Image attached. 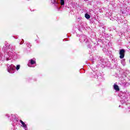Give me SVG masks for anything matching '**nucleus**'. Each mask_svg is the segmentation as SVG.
Returning a JSON list of instances; mask_svg holds the SVG:
<instances>
[{
    "mask_svg": "<svg viewBox=\"0 0 130 130\" xmlns=\"http://www.w3.org/2000/svg\"><path fill=\"white\" fill-rule=\"evenodd\" d=\"M121 103H122V104H123V103H124L125 102V101H120Z\"/></svg>",
    "mask_w": 130,
    "mask_h": 130,
    "instance_id": "nucleus-14",
    "label": "nucleus"
},
{
    "mask_svg": "<svg viewBox=\"0 0 130 130\" xmlns=\"http://www.w3.org/2000/svg\"><path fill=\"white\" fill-rule=\"evenodd\" d=\"M52 4H57V0H51Z\"/></svg>",
    "mask_w": 130,
    "mask_h": 130,
    "instance_id": "nucleus-10",
    "label": "nucleus"
},
{
    "mask_svg": "<svg viewBox=\"0 0 130 130\" xmlns=\"http://www.w3.org/2000/svg\"><path fill=\"white\" fill-rule=\"evenodd\" d=\"M26 45H27V46H28V47H29V46H30V44H28V43H27V44H26Z\"/></svg>",
    "mask_w": 130,
    "mask_h": 130,
    "instance_id": "nucleus-15",
    "label": "nucleus"
},
{
    "mask_svg": "<svg viewBox=\"0 0 130 130\" xmlns=\"http://www.w3.org/2000/svg\"><path fill=\"white\" fill-rule=\"evenodd\" d=\"M7 115V116H8V117H9V115Z\"/></svg>",
    "mask_w": 130,
    "mask_h": 130,
    "instance_id": "nucleus-16",
    "label": "nucleus"
},
{
    "mask_svg": "<svg viewBox=\"0 0 130 130\" xmlns=\"http://www.w3.org/2000/svg\"><path fill=\"white\" fill-rule=\"evenodd\" d=\"M23 43H24V40L21 39V41L20 43V44H23Z\"/></svg>",
    "mask_w": 130,
    "mask_h": 130,
    "instance_id": "nucleus-13",
    "label": "nucleus"
},
{
    "mask_svg": "<svg viewBox=\"0 0 130 130\" xmlns=\"http://www.w3.org/2000/svg\"><path fill=\"white\" fill-rule=\"evenodd\" d=\"M85 17L87 20H89V19H90V18H91V16H90V15L88 14V13H86L85 14Z\"/></svg>",
    "mask_w": 130,
    "mask_h": 130,
    "instance_id": "nucleus-8",
    "label": "nucleus"
},
{
    "mask_svg": "<svg viewBox=\"0 0 130 130\" xmlns=\"http://www.w3.org/2000/svg\"><path fill=\"white\" fill-rule=\"evenodd\" d=\"M125 51L124 49H121L119 50L120 58L122 59L124 57V53Z\"/></svg>",
    "mask_w": 130,
    "mask_h": 130,
    "instance_id": "nucleus-4",
    "label": "nucleus"
},
{
    "mask_svg": "<svg viewBox=\"0 0 130 130\" xmlns=\"http://www.w3.org/2000/svg\"><path fill=\"white\" fill-rule=\"evenodd\" d=\"M5 53V57H6V60H10L11 59L12 56L14 55V52L15 48L13 47V45L10 44H7L6 47L3 48Z\"/></svg>",
    "mask_w": 130,
    "mask_h": 130,
    "instance_id": "nucleus-1",
    "label": "nucleus"
},
{
    "mask_svg": "<svg viewBox=\"0 0 130 130\" xmlns=\"http://www.w3.org/2000/svg\"><path fill=\"white\" fill-rule=\"evenodd\" d=\"M16 69L17 71L20 70V65H17Z\"/></svg>",
    "mask_w": 130,
    "mask_h": 130,
    "instance_id": "nucleus-12",
    "label": "nucleus"
},
{
    "mask_svg": "<svg viewBox=\"0 0 130 130\" xmlns=\"http://www.w3.org/2000/svg\"><path fill=\"white\" fill-rule=\"evenodd\" d=\"M20 122H21V124H22L23 127H24L25 129H27V125H26V124L24 123L23 121H22V120H20Z\"/></svg>",
    "mask_w": 130,
    "mask_h": 130,
    "instance_id": "nucleus-6",
    "label": "nucleus"
},
{
    "mask_svg": "<svg viewBox=\"0 0 130 130\" xmlns=\"http://www.w3.org/2000/svg\"><path fill=\"white\" fill-rule=\"evenodd\" d=\"M29 63L28 64V67H29L30 68H32V66H30V64H35L36 63V60L35 58L31 59L29 60Z\"/></svg>",
    "mask_w": 130,
    "mask_h": 130,
    "instance_id": "nucleus-5",
    "label": "nucleus"
},
{
    "mask_svg": "<svg viewBox=\"0 0 130 130\" xmlns=\"http://www.w3.org/2000/svg\"><path fill=\"white\" fill-rule=\"evenodd\" d=\"M15 70H16V67L13 64L10 66L8 65L7 71L10 74H14V73H15Z\"/></svg>",
    "mask_w": 130,
    "mask_h": 130,
    "instance_id": "nucleus-2",
    "label": "nucleus"
},
{
    "mask_svg": "<svg viewBox=\"0 0 130 130\" xmlns=\"http://www.w3.org/2000/svg\"><path fill=\"white\" fill-rule=\"evenodd\" d=\"M114 89L116 91H119V88L118 87V85L116 84L114 85Z\"/></svg>",
    "mask_w": 130,
    "mask_h": 130,
    "instance_id": "nucleus-7",
    "label": "nucleus"
},
{
    "mask_svg": "<svg viewBox=\"0 0 130 130\" xmlns=\"http://www.w3.org/2000/svg\"><path fill=\"white\" fill-rule=\"evenodd\" d=\"M60 3L61 6H63L64 5V0H61Z\"/></svg>",
    "mask_w": 130,
    "mask_h": 130,
    "instance_id": "nucleus-11",
    "label": "nucleus"
},
{
    "mask_svg": "<svg viewBox=\"0 0 130 130\" xmlns=\"http://www.w3.org/2000/svg\"><path fill=\"white\" fill-rule=\"evenodd\" d=\"M125 59H123L122 60H121V62L123 66H125Z\"/></svg>",
    "mask_w": 130,
    "mask_h": 130,
    "instance_id": "nucleus-9",
    "label": "nucleus"
},
{
    "mask_svg": "<svg viewBox=\"0 0 130 130\" xmlns=\"http://www.w3.org/2000/svg\"><path fill=\"white\" fill-rule=\"evenodd\" d=\"M80 42H88V39H87L86 36H81L80 37Z\"/></svg>",
    "mask_w": 130,
    "mask_h": 130,
    "instance_id": "nucleus-3",
    "label": "nucleus"
}]
</instances>
